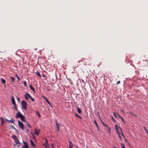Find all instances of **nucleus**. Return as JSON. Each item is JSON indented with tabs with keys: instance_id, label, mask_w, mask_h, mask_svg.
Returning <instances> with one entry per match:
<instances>
[{
	"instance_id": "obj_52",
	"label": "nucleus",
	"mask_w": 148,
	"mask_h": 148,
	"mask_svg": "<svg viewBox=\"0 0 148 148\" xmlns=\"http://www.w3.org/2000/svg\"><path fill=\"white\" fill-rule=\"evenodd\" d=\"M77 148H78V147L77 146Z\"/></svg>"
},
{
	"instance_id": "obj_34",
	"label": "nucleus",
	"mask_w": 148,
	"mask_h": 148,
	"mask_svg": "<svg viewBox=\"0 0 148 148\" xmlns=\"http://www.w3.org/2000/svg\"><path fill=\"white\" fill-rule=\"evenodd\" d=\"M121 145H122V148H125V145L121 143Z\"/></svg>"
},
{
	"instance_id": "obj_31",
	"label": "nucleus",
	"mask_w": 148,
	"mask_h": 148,
	"mask_svg": "<svg viewBox=\"0 0 148 148\" xmlns=\"http://www.w3.org/2000/svg\"><path fill=\"white\" fill-rule=\"evenodd\" d=\"M11 127L13 129L15 130V131H17V130L16 129L14 126L12 125Z\"/></svg>"
},
{
	"instance_id": "obj_15",
	"label": "nucleus",
	"mask_w": 148,
	"mask_h": 148,
	"mask_svg": "<svg viewBox=\"0 0 148 148\" xmlns=\"http://www.w3.org/2000/svg\"><path fill=\"white\" fill-rule=\"evenodd\" d=\"M115 129L116 130V131L117 132V131H118V129H119V126H118L117 125V124H116L115 125Z\"/></svg>"
},
{
	"instance_id": "obj_30",
	"label": "nucleus",
	"mask_w": 148,
	"mask_h": 148,
	"mask_svg": "<svg viewBox=\"0 0 148 148\" xmlns=\"http://www.w3.org/2000/svg\"><path fill=\"white\" fill-rule=\"evenodd\" d=\"M75 115L76 116L78 117V118H79L80 119H81L82 118V117L81 116L78 115L77 113H75Z\"/></svg>"
},
{
	"instance_id": "obj_28",
	"label": "nucleus",
	"mask_w": 148,
	"mask_h": 148,
	"mask_svg": "<svg viewBox=\"0 0 148 148\" xmlns=\"http://www.w3.org/2000/svg\"><path fill=\"white\" fill-rule=\"evenodd\" d=\"M26 94L28 95V97L30 99L32 97L31 95L28 92H26Z\"/></svg>"
},
{
	"instance_id": "obj_42",
	"label": "nucleus",
	"mask_w": 148,
	"mask_h": 148,
	"mask_svg": "<svg viewBox=\"0 0 148 148\" xmlns=\"http://www.w3.org/2000/svg\"><path fill=\"white\" fill-rule=\"evenodd\" d=\"M14 106V108H15V109L16 110H17V107H16V106Z\"/></svg>"
},
{
	"instance_id": "obj_26",
	"label": "nucleus",
	"mask_w": 148,
	"mask_h": 148,
	"mask_svg": "<svg viewBox=\"0 0 148 148\" xmlns=\"http://www.w3.org/2000/svg\"><path fill=\"white\" fill-rule=\"evenodd\" d=\"M45 140H46V145H45L47 146H48L49 145V144L48 143V140L46 138H45Z\"/></svg>"
},
{
	"instance_id": "obj_39",
	"label": "nucleus",
	"mask_w": 148,
	"mask_h": 148,
	"mask_svg": "<svg viewBox=\"0 0 148 148\" xmlns=\"http://www.w3.org/2000/svg\"><path fill=\"white\" fill-rule=\"evenodd\" d=\"M51 146L52 147V148H54V146H53V143L51 144Z\"/></svg>"
},
{
	"instance_id": "obj_45",
	"label": "nucleus",
	"mask_w": 148,
	"mask_h": 148,
	"mask_svg": "<svg viewBox=\"0 0 148 148\" xmlns=\"http://www.w3.org/2000/svg\"><path fill=\"white\" fill-rule=\"evenodd\" d=\"M107 127L108 131H109V130H110V127H108V126Z\"/></svg>"
},
{
	"instance_id": "obj_41",
	"label": "nucleus",
	"mask_w": 148,
	"mask_h": 148,
	"mask_svg": "<svg viewBox=\"0 0 148 148\" xmlns=\"http://www.w3.org/2000/svg\"><path fill=\"white\" fill-rule=\"evenodd\" d=\"M37 114L38 115V116H39V117H40V114L38 112H37Z\"/></svg>"
},
{
	"instance_id": "obj_29",
	"label": "nucleus",
	"mask_w": 148,
	"mask_h": 148,
	"mask_svg": "<svg viewBox=\"0 0 148 148\" xmlns=\"http://www.w3.org/2000/svg\"><path fill=\"white\" fill-rule=\"evenodd\" d=\"M117 114H118V113L116 114L115 112L114 113V116H115L116 117L118 118L117 117V116H118L117 115Z\"/></svg>"
},
{
	"instance_id": "obj_23",
	"label": "nucleus",
	"mask_w": 148,
	"mask_h": 148,
	"mask_svg": "<svg viewBox=\"0 0 148 148\" xmlns=\"http://www.w3.org/2000/svg\"><path fill=\"white\" fill-rule=\"evenodd\" d=\"M11 79H12L11 82H13L15 81V79L14 77H10Z\"/></svg>"
},
{
	"instance_id": "obj_4",
	"label": "nucleus",
	"mask_w": 148,
	"mask_h": 148,
	"mask_svg": "<svg viewBox=\"0 0 148 148\" xmlns=\"http://www.w3.org/2000/svg\"><path fill=\"white\" fill-rule=\"evenodd\" d=\"M11 100L12 101V103L14 105V106H16L15 102L13 96H12V97Z\"/></svg>"
},
{
	"instance_id": "obj_13",
	"label": "nucleus",
	"mask_w": 148,
	"mask_h": 148,
	"mask_svg": "<svg viewBox=\"0 0 148 148\" xmlns=\"http://www.w3.org/2000/svg\"><path fill=\"white\" fill-rule=\"evenodd\" d=\"M29 87L34 92H35V91L34 88L32 86V85H29Z\"/></svg>"
},
{
	"instance_id": "obj_36",
	"label": "nucleus",
	"mask_w": 148,
	"mask_h": 148,
	"mask_svg": "<svg viewBox=\"0 0 148 148\" xmlns=\"http://www.w3.org/2000/svg\"><path fill=\"white\" fill-rule=\"evenodd\" d=\"M31 100H32V101L33 102H34L35 101V100L34 99L32 98V97L30 98Z\"/></svg>"
},
{
	"instance_id": "obj_51",
	"label": "nucleus",
	"mask_w": 148,
	"mask_h": 148,
	"mask_svg": "<svg viewBox=\"0 0 148 148\" xmlns=\"http://www.w3.org/2000/svg\"><path fill=\"white\" fill-rule=\"evenodd\" d=\"M47 90H50V89H47Z\"/></svg>"
},
{
	"instance_id": "obj_7",
	"label": "nucleus",
	"mask_w": 148,
	"mask_h": 148,
	"mask_svg": "<svg viewBox=\"0 0 148 148\" xmlns=\"http://www.w3.org/2000/svg\"><path fill=\"white\" fill-rule=\"evenodd\" d=\"M39 131H40V130H39L38 129H34V133L36 135H39Z\"/></svg>"
},
{
	"instance_id": "obj_5",
	"label": "nucleus",
	"mask_w": 148,
	"mask_h": 148,
	"mask_svg": "<svg viewBox=\"0 0 148 148\" xmlns=\"http://www.w3.org/2000/svg\"><path fill=\"white\" fill-rule=\"evenodd\" d=\"M1 125L2 126H3L4 123H5L6 122H7L6 121V119L5 120H4V119L2 117L1 118Z\"/></svg>"
},
{
	"instance_id": "obj_44",
	"label": "nucleus",
	"mask_w": 148,
	"mask_h": 148,
	"mask_svg": "<svg viewBox=\"0 0 148 148\" xmlns=\"http://www.w3.org/2000/svg\"><path fill=\"white\" fill-rule=\"evenodd\" d=\"M17 100L18 101H20V99L19 98V97H18L17 98Z\"/></svg>"
},
{
	"instance_id": "obj_37",
	"label": "nucleus",
	"mask_w": 148,
	"mask_h": 148,
	"mask_svg": "<svg viewBox=\"0 0 148 148\" xmlns=\"http://www.w3.org/2000/svg\"><path fill=\"white\" fill-rule=\"evenodd\" d=\"M27 125L28 126L29 128H31V126L28 123H27Z\"/></svg>"
},
{
	"instance_id": "obj_2",
	"label": "nucleus",
	"mask_w": 148,
	"mask_h": 148,
	"mask_svg": "<svg viewBox=\"0 0 148 148\" xmlns=\"http://www.w3.org/2000/svg\"><path fill=\"white\" fill-rule=\"evenodd\" d=\"M18 123L19 126L22 130H23L24 129V125L23 123H22L19 120L18 121Z\"/></svg>"
},
{
	"instance_id": "obj_6",
	"label": "nucleus",
	"mask_w": 148,
	"mask_h": 148,
	"mask_svg": "<svg viewBox=\"0 0 148 148\" xmlns=\"http://www.w3.org/2000/svg\"><path fill=\"white\" fill-rule=\"evenodd\" d=\"M23 142L24 144L23 145V147L24 148H29L28 145L26 142L23 141Z\"/></svg>"
},
{
	"instance_id": "obj_14",
	"label": "nucleus",
	"mask_w": 148,
	"mask_h": 148,
	"mask_svg": "<svg viewBox=\"0 0 148 148\" xmlns=\"http://www.w3.org/2000/svg\"><path fill=\"white\" fill-rule=\"evenodd\" d=\"M117 115L120 118H121L123 122L124 123H125V121H124L123 119V117L121 116L119 114H117Z\"/></svg>"
},
{
	"instance_id": "obj_47",
	"label": "nucleus",
	"mask_w": 148,
	"mask_h": 148,
	"mask_svg": "<svg viewBox=\"0 0 148 148\" xmlns=\"http://www.w3.org/2000/svg\"><path fill=\"white\" fill-rule=\"evenodd\" d=\"M131 114L132 115H135V116H137V115H136V114H132V113H131Z\"/></svg>"
},
{
	"instance_id": "obj_48",
	"label": "nucleus",
	"mask_w": 148,
	"mask_h": 148,
	"mask_svg": "<svg viewBox=\"0 0 148 148\" xmlns=\"http://www.w3.org/2000/svg\"><path fill=\"white\" fill-rule=\"evenodd\" d=\"M113 147L114 148H117L116 147H115V146H113Z\"/></svg>"
},
{
	"instance_id": "obj_50",
	"label": "nucleus",
	"mask_w": 148,
	"mask_h": 148,
	"mask_svg": "<svg viewBox=\"0 0 148 148\" xmlns=\"http://www.w3.org/2000/svg\"><path fill=\"white\" fill-rule=\"evenodd\" d=\"M121 112H123V110H121Z\"/></svg>"
},
{
	"instance_id": "obj_8",
	"label": "nucleus",
	"mask_w": 148,
	"mask_h": 148,
	"mask_svg": "<svg viewBox=\"0 0 148 148\" xmlns=\"http://www.w3.org/2000/svg\"><path fill=\"white\" fill-rule=\"evenodd\" d=\"M6 121H7L8 122H9V121L11 123H13L14 124V122L15 121L14 119H13L12 118H11V119L10 120H9L8 119H6Z\"/></svg>"
},
{
	"instance_id": "obj_35",
	"label": "nucleus",
	"mask_w": 148,
	"mask_h": 148,
	"mask_svg": "<svg viewBox=\"0 0 148 148\" xmlns=\"http://www.w3.org/2000/svg\"><path fill=\"white\" fill-rule=\"evenodd\" d=\"M112 119L113 120V121H114L115 122V123H116V120L114 119V118H113V117L112 116Z\"/></svg>"
},
{
	"instance_id": "obj_46",
	"label": "nucleus",
	"mask_w": 148,
	"mask_h": 148,
	"mask_svg": "<svg viewBox=\"0 0 148 148\" xmlns=\"http://www.w3.org/2000/svg\"><path fill=\"white\" fill-rule=\"evenodd\" d=\"M43 145L45 147V148H47V146L45 144H43Z\"/></svg>"
},
{
	"instance_id": "obj_40",
	"label": "nucleus",
	"mask_w": 148,
	"mask_h": 148,
	"mask_svg": "<svg viewBox=\"0 0 148 148\" xmlns=\"http://www.w3.org/2000/svg\"><path fill=\"white\" fill-rule=\"evenodd\" d=\"M120 83V82L119 81H118L117 82L116 84H119Z\"/></svg>"
},
{
	"instance_id": "obj_27",
	"label": "nucleus",
	"mask_w": 148,
	"mask_h": 148,
	"mask_svg": "<svg viewBox=\"0 0 148 148\" xmlns=\"http://www.w3.org/2000/svg\"><path fill=\"white\" fill-rule=\"evenodd\" d=\"M145 131L146 132L147 134V135H148V131H147V129H146V128L145 127H143Z\"/></svg>"
},
{
	"instance_id": "obj_24",
	"label": "nucleus",
	"mask_w": 148,
	"mask_h": 148,
	"mask_svg": "<svg viewBox=\"0 0 148 148\" xmlns=\"http://www.w3.org/2000/svg\"><path fill=\"white\" fill-rule=\"evenodd\" d=\"M77 111L78 112L79 114H80L81 113L82 111H81V110L79 108H77Z\"/></svg>"
},
{
	"instance_id": "obj_16",
	"label": "nucleus",
	"mask_w": 148,
	"mask_h": 148,
	"mask_svg": "<svg viewBox=\"0 0 148 148\" xmlns=\"http://www.w3.org/2000/svg\"><path fill=\"white\" fill-rule=\"evenodd\" d=\"M12 137L13 138L14 141L16 140L17 139H18L17 136L15 135H12Z\"/></svg>"
},
{
	"instance_id": "obj_12",
	"label": "nucleus",
	"mask_w": 148,
	"mask_h": 148,
	"mask_svg": "<svg viewBox=\"0 0 148 148\" xmlns=\"http://www.w3.org/2000/svg\"><path fill=\"white\" fill-rule=\"evenodd\" d=\"M119 129L120 130V131H121V134H122V135L123 136L124 138H125V140L127 141V140L125 139V136H124L123 133V132H122V130H121V128L120 127H119Z\"/></svg>"
},
{
	"instance_id": "obj_19",
	"label": "nucleus",
	"mask_w": 148,
	"mask_h": 148,
	"mask_svg": "<svg viewBox=\"0 0 148 148\" xmlns=\"http://www.w3.org/2000/svg\"><path fill=\"white\" fill-rule=\"evenodd\" d=\"M24 97L27 100H28V95L26 94V93L25 94Z\"/></svg>"
},
{
	"instance_id": "obj_38",
	"label": "nucleus",
	"mask_w": 148,
	"mask_h": 148,
	"mask_svg": "<svg viewBox=\"0 0 148 148\" xmlns=\"http://www.w3.org/2000/svg\"><path fill=\"white\" fill-rule=\"evenodd\" d=\"M102 124H103V125L104 126H106V127H107V125H106V124L104 123H102Z\"/></svg>"
},
{
	"instance_id": "obj_20",
	"label": "nucleus",
	"mask_w": 148,
	"mask_h": 148,
	"mask_svg": "<svg viewBox=\"0 0 148 148\" xmlns=\"http://www.w3.org/2000/svg\"><path fill=\"white\" fill-rule=\"evenodd\" d=\"M30 143L31 145H32L33 147H34L35 146V145L34 143L32 140H31Z\"/></svg>"
},
{
	"instance_id": "obj_54",
	"label": "nucleus",
	"mask_w": 148,
	"mask_h": 148,
	"mask_svg": "<svg viewBox=\"0 0 148 148\" xmlns=\"http://www.w3.org/2000/svg\"><path fill=\"white\" fill-rule=\"evenodd\" d=\"M8 59H9V57L8 58Z\"/></svg>"
},
{
	"instance_id": "obj_10",
	"label": "nucleus",
	"mask_w": 148,
	"mask_h": 148,
	"mask_svg": "<svg viewBox=\"0 0 148 148\" xmlns=\"http://www.w3.org/2000/svg\"><path fill=\"white\" fill-rule=\"evenodd\" d=\"M21 120L23 122H26V121L25 120V117L23 115L20 118Z\"/></svg>"
},
{
	"instance_id": "obj_22",
	"label": "nucleus",
	"mask_w": 148,
	"mask_h": 148,
	"mask_svg": "<svg viewBox=\"0 0 148 148\" xmlns=\"http://www.w3.org/2000/svg\"><path fill=\"white\" fill-rule=\"evenodd\" d=\"M56 125L58 128V131L59 130V127H60V125L57 123V122L56 121Z\"/></svg>"
},
{
	"instance_id": "obj_21",
	"label": "nucleus",
	"mask_w": 148,
	"mask_h": 148,
	"mask_svg": "<svg viewBox=\"0 0 148 148\" xmlns=\"http://www.w3.org/2000/svg\"><path fill=\"white\" fill-rule=\"evenodd\" d=\"M15 142L16 144H20L21 143L19 141L18 139H17L15 141Z\"/></svg>"
},
{
	"instance_id": "obj_25",
	"label": "nucleus",
	"mask_w": 148,
	"mask_h": 148,
	"mask_svg": "<svg viewBox=\"0 0 148 148\" xmlns=\"http://www.w3.org/2000/svg\"><path fill=\"white\" fill-rule=\"evenodd\" d=\"M36 75H37L38 76H39L40 77H41V75H40V73L39 72V71H37L36 72Z\"/></svg>"
},
{
	"instance_id": "obj_18",
	"label": "nucleus",
	"mask_w": 148,
	"mask_h": 148,
	"mask_svg": "<svg viewBox=\"0 0 148 148\" xmlns=\"http://www.w3.org/2000/svg\"><path fill=\"white\" fill-rule=\"evenodd\" d=\"M94 122H95V123L96 125L97 126V129L98 130H99V126H98V125L97 124V121H96V120H94Z\"/></svg>"
},
{
	"instance_id": "obj_32",
	"label": "nucleus",
	"mask_w": 148,
	"mask_h": 148,
	"mask_svg": "<svg viewBox=\"0 0 148 148\" xmlns=\"http://www.w3.org/2000/svg\"><path fill=\"white\" fill-rule=\"evenodd\" d=\"M117 134H118V135H119V138L121 139V136H120V134L119 133V131H117Z\"/></svg>"
},
{
	"instance_id": "obj_3",
	"label": "nucleus",
	"mask_w": 148,
	"mask_h": 148,
	"mask_svg": "<svg viewBox=\"0 0 148 148\" xmlns=\"http://www.w3.org/2000/svg\"><path fill=\"white\" fill-rule=\"evenodd\" d=\"M23 115L21 114L19 111H18L16 114L15 116L16 118H20Z\"/></svg>"
},
{
	"instance_id": "obj_17",
	"label": "nucleus",
	"mask_w": 148,
	"mask_h": 148,
	"mask_svg": "<svg viewBox=\"0 0 148 148\" xmlns=\"http://www.w3.org/2000/svg\"><path fill=\"white\" fill-rule=\"evenodd\" d=\"M1 82L4 84H5L6 83L5 80L2 78H1Z\"/></svg>"
},
{
	"instance_id": "obj_11",
	"label": "nucleus",
	"mask_w": 148,
	"mask_h": 148,
	"mask_svg": "<svg viewBox=\"0 0 148 148\" xmlns=\"http://www.w3.org/2000/svg\"><path fill=\"white\" fill-rule=\"evenodd\" d=\"M69 148H73V144L72 143L71 141H69Z\"/></svg>"
},
{
	"instance_id": "obj_9",
	"label": "nucleus",
	"mask_w": 148,
	"mask_h": 148,
	"mask_svg": "<svg viewBox=\"0 0 148 148\" xmlns=\"http://www.w3.org/2000/svg\"><path fill=\"white\" fill-rule=\"evenodd\" d=\"M42 97H43V98H44V99H45L47 101V103H48L49 105H51V103H50V102L48 100V99H47L45 97V96H42Z\"/></svg>"
},
{
	"instance_id": "obj_53",
	"label": "nucleus",
	"mask_w": 148,
	"mask_h": 148,
	"mask_svg": "<svg viewBox=\"0 0 148 148\" xmlns=\"http://www.w3.org/2000/svg\"><path fill=\"white\" fill-rule=\"evenodd\" d=\"M27 131H29V130H27Z\"/></svg>"
},
{
	"instance_id": "obj_49",
	"label": "nucleus",
	"mask_w": 148,
	"mask_h": 148,
	"mask_svg": "<svg viewBox=\"0 0 148 148\" xmlns=\"http://www.w3.org/2000/svg\"><path fill=\"white\" fill-rule=\"evenodd\" d=\"M109 131V132L110 133H111V131H110V130H109V131Z\"/></svg>"
},
{
	"instance_id": "obj_1",
	"label": "nucleus",
	"mask_w": 148,
	"mask_h": 148,
	"mask_svg": "<svg viewBox=\"0 0 148 148\" xmlns=\"http://www.w3.org/2000/svg\"><path fill=\"white\" fill-rule=\"evenodd\" d=\"M21 104L23 108L25 110H27V104L26 102L24 100L21 101Z\"/></svg>"
},
{
	"instance_id": "obj_33",
	"label": "nucleus",
	"mask_w": 148,
	"mask_h": 148,
	"mask_svg": "<svg viewBox=\"0 0 148 148\" xmlns=\"http://www.w3.org/2000/svg\"><path fill=\"white\" fill-rule=\"evenodd\" d=\"M23 83L24 84V86H27V84H26V82L25 81H24L23 82Z\"/></svg>"
},
{
	"instance_id": "obj_43",
	"label": "nucleus",
	"mask_w": 148,
	"mask_h": 148,
	"mask_svg": "<svg viewBox=\"0 0 148 148\" xmlns=\"http://www.w3.org/2000/svg\"><path fill=\"white\" fill-rule=\"evenodd\" d=\"M16 76L17 79L19 80L20 79V78L18 77L17 75H16Z\"/></svg>"
}]
</instances>
